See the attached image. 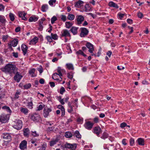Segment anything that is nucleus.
<instances>
[{"mask_svg":"<svg viewBox=\"0 0 150 150\" xmlns=\"http://www.w3.org/2000/svg\"><path fill=\"white\" fill-rule=\"evenodd\" d=\"M16 67L14 65L10 64H6L4 67L2 69V71L9 74L11 76L15 74Z\"/></svg>","mask_w":150,"mask_h":150,"instance_id":"f257e3e1","label":"nucleus"},{"mask_svg":"<svg viewBox=\"0 0 150 150\" xmlns=\"http://www.w3.org/2000/svg\"><path fill=\"white\" fill-rule=\"evenodd\" d=\"M9 118L8 115L2 114L0 115V123H5L9 120Z\"/></svg>","mask_w":150,"mask_h":150,"instance_id":"f03ea898","label":"nucleus"},{"mask_svg":"<svg viewBox=\"0 0 150 150\" xmlns=\"http://www.w3.org/2000/svg\"><path fill=\"white\" fill-rule=\"evenodd\" d=\"M22 126V122L20 120H18L15 122V124L13 125V127L17 130L21 129Z\"/></svg>","mask_w":150,"mask_h":150,"instance_id":"7ed1b4c3","label":"nucleus"},{"mask_svg":"<svg viewBox=\"0 0 150 150\" xmlns=\"http://www.w3.org/2000/svg\"><path fill=\"white\" fill-rule=\"evenodd\" d=\"M81 33L80 36L81 37H84L87 35L89 31L88 29L85 28H80Z\"/></svg>","mask_w":150,"mask_h":150,"instance_id":"20e7f679","label":"nucleus"},{"mask_svg":"<svg viewBox=\"0 0 150 150\" xmlns=\"http://www.w3.org/2000/svg\"><path fill=\"white\" fill-rule=\"evenodd\" d=\"M64 146L66 148L71 149L72 150H75L76 148V144H70L66 143L64 145Z\"/></svg>","mask_w":150,"mask_h":150,"instance_id":"39448f33","label":"nucleus"},{"mask_svg":"<svg viewBox=\"0 0 150 150\" xmlns=\"http://www.w3.org/2000/svg\"><path fill=\"white\" fill-rule=\"evenodd\" d=\"M30 118L32 120L35 122H38L40 120V115L36 113L31 115Z\"/></svg>","mask_w":150,"mask_h":150,"instance_id":"423d86ee","label":"nucleus"},{"mask_svg":"<svg viewBox=\"0 0 150 150\" xmlns=\"http://www.w3.org/2000/svg\"><path fill=\"white\" fill-rule=\"evenodd\" d=\"M52 111L50 108H45L43 110V115L45 117H47L49 115V113Z\"/></svg>","mask_w":150,"mask_h":150,"instance_id":"0eeeda50","label":"nucleus"},{"mask_svg":"<svg viewBox=\"0 0 150 150\" xmlns=\"http://www.w3.org/2000/svg\"><path fill=\"white\" fill-rule=\"evenodd\" d=\"M2 137L3 139H5L8 142H9L11 140V136L8 133H3L2 135Z\"/></svg>","mask_w":150,"mask_h":150,"instance_id":"6e6552de","label":"nucleus"},{"mask_svg":"<svg viewBox=\"0 0 150 150\" xmlns=\"http://www.w3.org/2000/svg\"><path fill=\"white\" fill-rule=\"evenodd\" d=\"M27 142L25 140H23L20 143L19 145V147L21 150H24L27 149Z\"/></svg>","mask_w":150,"mask_h":150,"instance_id":"1a4fd4ad","label":"nucleus"},{"mask_svg":"<svg viewBox=\"0 0 150 150\" xmlns=\"http://www.w3.org/2000/svg\"><path fill=\"white\" fill-rule=\"evenodd\" d=\"M94 123L91 122L90 121L86 122L84 125L85 127L88 129L91 130L93 125Z\"/></svg>","mask_w":150,"mask_h":150,"instance_id":"9d476101","label":"nucleus"},{"mask_svg":"<svg viewBox=\"0 0 150 150\" xmlns=\"http://www.w3.org/2000/svg\"><path fill=\"white\" fill-rule=\"evenodd\" d=\"M15 74V75L13 78L17 82H19L22 77V76L20 74V73L18 71L16 72Z\"/></svg>","mask_w":150,"mask_h":150,"instance_id":"9b49d317","label":"nucleus"},{"mask_svg":"<svg viewBox=\"0 0 150 150\" xmlns=\"http://www.w3.org/2000/svg\"><path fill=\"white\" fill-rule=\"evenodd\" d=\"M86 47L89 49L88 51L91 53H92V52L94 50L93 45L90 42H87L86 45Z\"/></svg>","mask_w":150,"mask_h":150,"instance_id":"f8f14e48","label":"nucleus"},{"mask_svg":"<svg viewBox=\"0 0 150 150\" xmlns=\"http://www.w3.org/2000/svg\"><path fill=\"white\" fill-rule=\"evenodd\" d=\"M93 132L97 136H98L100 133L101 132V129L99 127H95L93 129Z\"/></svg>","mask_w":150,"mask_h":150,"instance_id":"ddd939ff","label":"nucleus"},{"mask_svg":"<svg viewBox=\"0 0 150 150\" xmlns=\"http://www.w3.org/2000/svg\"><path fill=\"white\" fill-rule=\"evenodd\" d=\"M76 21L78 25L81 24L84 20L83 17L82 15H78L76 16Z\"/></svg>","mask_w":150,"mask_h":150,"instance_id":"4468645a","label":"nucleus"},{"mask_svg":"<svg viewBox=\"0 0 150 150\" xmlns=\"http://www.w3.org/2000/svg\"><path fill=\"white\" fill-rule=\"evenodd\" d=\"M61 36L62 37H70L71 35L69 31L66 30L65 29L63 30L61 32Z\"/></svg>","mask_w":150,"mask_h":150,"instance_id":"2eb2a0df","label":"nucleus"},{"mask_svg":"<svg viewBox=\"0 0 150 150\" xmlns=\"http://www.w3.org/2000/svg\"><path fill=\"white\" fill-rule=\"evenodd\" d=\"M21 50L23 51L24 55H25L27 53L28 49V47L25 45L23 44L21 46Z\"/></svg>","mask_w":150,"mask_h":150,"instance_id":"dca6fc26","label":"nucleus"},{"mask_svg":"<svg viewBox=\"0 0 150 150\" xmlns=\"http://www.w3.org/2000/svg\"><path fill=\"white\" fill-rule=\"evenodd\" d=\"M26 15V13H24V12H18V16L19 17L22 18V19L24 20H27V18L25 17V16Z\"/></svg>","mask_w":150,"mask_h":150,"instance_id":"f3484780","label":"nucleus"},{"mask_svg":"<svg viewBox=\"0 0 150 150\" xmlns=\"http://www.w3.org/2000/svg\"><path fill=\"white\" fill-rule=\"evenodd\" d=\"M24 136L27 137H28L29 136L30 133V130L28 128H24L23 129Z\"/></svg>","mask_w":150,"mask_h":150,"instance_id":"a211bd4d","label":"nucleus"},{"mask_svg":"<svg viewBox=\"0 0 150 150\" xmlns=\"http://www.w3.org/2000/svg\"><path fill=\"white\" fill-rule=\"evenodd\" d=\"M78 28V27H72L70 31L74 35H75L78 33L77 30Z\"/></svg>","mask_w":150,"mask_h":150,"instance_id":"6ab92c4d","label":"nucleus"},{"mask_svg":"<svg viewBox=\"0 0 150 150\" xmlns=\"http://www.w3.org/2000/svg\"><path fill=\"white\" fill-rule=\"evenodd\" d=\"M6 20L5 17L3 16L0 15V23H2L4 26L5 25Z\"/></svg>","mask_w":150,"mask_h":150,"instance_id":"aec40b11","label":"nucleus"},{"mask_svg":"<svg viewBox=\"0 0 150 150\" xmlns=\"http://www.w3.org/2000/svg\"><path fill=\"white\" fill-rule=\"evenodd\" d=\"M38 17L35 16H32L30 18L29 21V22H35L38 20Z\"/></svg>","mask_w":150,"mask_h":150,"instance_id":"412c9836","label":"nucleus"},{"mask_svg":"<svg viewBox=\"0 0 150 150\" xmlns=\"http://www.w3.org/2000/svg\"><path fill=\"white\" fill-rule=\"evenodd\" d=\"M38 38L37 37H35L30 40V44L35 45L38 42Z\"/></svg>","mask_w":150,"mask_h":150,"instance_id":"4be33fe9","label":"nucleus"},{"mask_svg":"<svg viewBox=\"0 0 150 150\" xmlns=\"http://www.w3.org/2000/svg\"><path fill=\"white\" fill-rule=\"evenodd\" d=\"M83 3V1L79 0L76 3L75 6L76 8H80L82 6Z\"/></svg>","mask_w":150,"mask_h":150,"instance_id":"5701e85b","label":"nucleus"},{"mask_svg":"<svg viewBox=\"0 0 150 150\" xmlns=\"http://www.w3.org/2000/svg\"><path fill=\"white\" fill-rule=\"evenodd\" d=\"M108 5L110 7H112L117 8H119V6L117 4L112 1L109 2Z\"/></svg>","mask_w":150,"mask_h":150,"instance_id":"b1692460","label":"nucleus"},{"mask_svg":"<svg viewBox=\"0 0 150 150\" xmlns=\"http://www.w3.org/2000/svg\"><path fill=\"white\" fill-rule=\"evenodd\" d=\"M137 141L139 145L143 146L144 145V141L143 139L141 138H139L138 139Z\"/></svg>","mask_w":150,"mask_h":150,"instance_id":"393cba45","label":"nucleus"},{"mask_svg":"<svg viewBox=\"0 0 150 150\" xmlns=\"http://www.w3.org/2000/svg\"><path fill=\"white\" fill-rule=\"evenodd\" d=\"M18 42V40L17 39H15L11 42V44L13 47H15L16 46Z\"/></svg>","mask_w":150,"mask_h":150,"instance_id":"a878e982","label":"nucleus"},{"mask_svg":"<svg viewBox=\"0 0 150 150\" xmlns=\"http://www.w3.org/2000/svg\"><path fill=\"white\" fill-rule=\"evenodd\" d=\"M20 111L21 112L25 115L27 114L28 112V110L27 108H24L22 107L20 108Z\"/></svg>","mask_w":150,"mask_h":150,"instance_id":"bb28decb","label":"nucleus"},{"mask_svg":"<svg viewBox=\"0 0 150 150\" xmlns=\"http://www.w3.org/2000/svg\"><path fill=\"white\" fill-rule=\"evenodd\" d=\"M57 139H56L54 140H52L50 142V145L51 146H53L54 144H56L58 142Z\"/></svg>","mask_w":150,"mask_h":150,"instance_id":"cd10ccee","label":"nucleus"},{"mask_svg":"<svg viewBox=\"0 0 150 150\" xmlns=\"http://www.w3.org/2000/svg\"><path fill=\"white\" fill-rule=\"evenodd\" d=\"M48 6L47 4H44L42 6L41 10L43 12H46L48 9Z\"/></svg>","mask_w":150,"mask_h":150,"instance_id":"c85d7f7f","label":"nucleus"},{"mask_svg":"<svg viewBox=\"0 0 150 150\" xmlns=\"http://www.w3.org/2000/svg\"><path fill=\"white\" fill-rule=\"evenodd\" d=\"M21 91L19 90H17L14 95V98L15 99H18L19 98V95L21 94Z\"/></svg>","mask_w":150,"mask_h":150,"instance_id":"c756f323","label":"nucleus"},{"mask_svg":"<svg viewBox=\"0 0 150 150\" xmlns=\"http://www.w3.org/2000/svg\"><path fill=\"white\" fill-rule=\"evenodd\" d=\"M66 65L67 66V68L69 69L73 70L74 69L73 65L71 64H70V63L67 64H66Z\"/></svg>","mask_w":150,"mask_h":150,"instance_id":"7c9ffc66","label":"nucleus"},{"mask_svg":"<svg viewBox=\"0 0 150 150\" xmlns=\"http://www.w3.org/2000/svg\"><path fill=\"white\" fill-rule=\"evenodd\" d=\"M2 108L3 109L6 110L8 112L11 113L12 111L10 109V108L7 106H4L2 107Z\"/></svg>","mask_w":150,"mask_h":150,"instance_id":"2f4dec72","label":"nucleus"},{"mask_svg":"<svg viewBox=\"0 0 150 150\" xmlns=\"http://www.w3.org/2000/svg\"><path fill=\"white\" fill-rule=\"evenodd\" d=\"M63 69H61V67H58L57 71L58 73V75H59L60 77H61L62 76L61 72L63 71Z\"/></svg>","mask_w":150,"mask_h":150,"instance_id":"473e14b6","label":"nucleus"},{"mask_svg":"<svg viewBox=\"0 0 150 150\" xmlns=\"http://www.w3.org/2000/svg\"><path fill=\"white\" fill-rule=\"evenodd\" d=\"M68 19L71 21L73 20L75 18V16L73 14H69L67 17Z\"/></svg>","mask_w":150,"mask_h":150,"instance_id":"72a5a7b5","label":"nucleus"},{"mask_svg":"<svg viewBox=\"0 0 150 150\" xmlns=\"http://www.w3.org/2000/svg\"><path fill=\"white\" fill-rule=\"evenodd\" d=\"M72 23L70 22H67L65 23L66 27L67 28H69L72 25Z\"/></svg>","mask_w":150,"mask_h":150,"instance_id":"f704fd0d","label":"nucleus"},{"mask_svg":"<svg viewBox=\"0 0 150 150\" xmlns=\"http://www.w3.org/2000/svg\"><path fill=\"white\" fill-rule=\"evenodd\" d=\"M33 103L32 101L27 103V106L28 108L32 109L33 108Z\"/></svg>","mask_w":150,"mask_h":150,"instance_id":"c9c22d12","label":"nucleus"},{"mask_svg":"<svg viewBox=\"0 0 150 150\" xmlns=\"http://www.w3.org/2000/svg\"><path fill=\"white\" fill-rule=\"evenodd\" d=\"M108 133L106 132H104L103 133L101 137V138L103 139H105L108 138Z\"/></svg>","mask_w":150,"mask_h":150,"instance_id":"e433bc0d","label":"nucleus"},{"mask_svg":"<svg viewBox=\"0 0 150 150\" xmlns=\"http://www.w3.org/2000/svg\"><path fill=\"white\" fill-rule=\"evenodd\" d=\"M15 15L12 13H10L9 14V17L11 21H13L15 19Z\"/></svg>","mask_w":150,"mask_h":150,"instance_id":"4c0bfd02","label":"nucleus"},{"mask_svg":"<svg viewBox=\"0 0 150 150\" xmlns=\"http://www.w3.org/2000/svg\"><path fill=\"white\" fill-rule=\"evenodd\" d=\"M35 69H32L29 71V73L30 74H31V76L32 77H34L35 76L33 74H34L35 72Z\"/></svg>","mask_w":150,"mask_h":150,"instance_id":"58836bf2","label":"nucleus"},{"mask_svg":"<svg viewBox=\"0 0 150 150\" xmlns=\"http://www.w3.org/2000/svg\"><path fill=\"white\" fill-rule=\"evenodd\" d=\"M51 36H52V38L54 40H57L58 38V36L56 34H53L52 33H51Z\"/></svg>","mask_w":150,"mask_h":150,"instance_id":"ea45409f","label":"nucleus"},{"mask_svg":"<svg viewBox=\"0 0 150 150\" xmlns=\"http://www.w3.org/2000/svg\"><path fill=\"white\" fill-rule=\"evenodd\" d=\"M31 86V85L30 83H27L23 86L24 89H28L30 88Z\"/></svg>","mask_w":150,"mask_h":150,"instance_id":"a19ab883","label":"nucleus"},{"mask_svg":"<svg viewBox=\"0 0 150 150\" xmlns=\"http://www.w3.org/2000/svg\"><path fill=\"white\" fill-rule=\"evenodd\" d=\"M74 135L78 138H80L81 137V136L79 132L78 131H76L75 132Z\"/></svg>","mask_w":150,"mask_h":150,"instance_id":"79ce46f5","label":"nucleus"},{"mask_svg":"<svg viewBox=\"0 0 150 150\" xmlns=\"http://www.w3.org/2000/svg\"><path fill=\"white\" fill-rule=\"evenodd\" d=\"M65 136L67 138H70L72 136V134L69 132H66L65 134Z\"/></svg>","mask_w":150,"mask_h":150,"instance_id":"37998d69","label":"nucleus"},{"mask_svg":"<svg viewBox=\"0 0 150 150\" xmlns=\"http://www.w3.org/2000/svg\"><path fill=\"white\" fill-rule=\"evenodd\" d=\"M76 54H81L84 57H86V55L84 54L82 51L81 50H79L76 52Z\"/></svg>","mask_w":150,"mask_h":150,"instance_id":"c03bdc74","label":"nucleus"},{"mask_svg":"<svg viewBox=\"0 0 150 150\" xmlns=\"http://www.w3.org/2000/svg\"><path fill=\"white\" fill-rule=\"evenodd\" d=\"M57 20V17L54 16L51 19V23L52 24H53L55 21Z\"/></svg>","mask_w":150,"mask_h":150,"instance_id":"a18cd8bd","label":"nucleus"},{"mask_svg":"<svg viewBox=\"0 0 150 150\" xmlns=\"http://www.w3.org/2000/svg\"><path fill=\"white\" fill-rule=\"evenodd\" d=\"M73 73L72 72H70L67 74L68 77L70 79H71L73 77Z\"/></svg>","mask_w":150,"mask_h":150,"instance_id":"49530a36","label":"nucleus"},{"mask_svg":"<svg viewBox=\"0 0 150 150\" xmlns=\"http://www.w3.org/2000/svg\"><path fill=\"white\" fill-rule=\"evenodd\" d=\"M65 91L64 88L63 87H62L60 89L59 93L62 95H63V93Z\"/></svg>","mask_w":150,"mask_h":150,"instance_id":"de8ad7c7","label":"nucleus"},{"mask_svg":"<svg viewBox=\"0 0 150 150\" xmlns=\"http://www.w3.org/2000/svg\"><path fill=\"white\" fill-rule=\"evenodd\" d=\"M45 106V105H39L38 107L37 108V110H40L42 109L43 107Z\"/></svg>","mask_w":150,"mask_h":150,"instance_id":"09e8293b","label":"nucleus"},{"mask_svg":"<svg viewBox=\"0 0 150 150\" xmlns=\"http://www.w3.org/2000/svg\"><path fill=\"white\" fill-rule=\"evenodd\" d=\"M31 134L32 136L34 137H37L39 136V134L37 133L36 131L32 132Z\"/></svg>","mask_w":150,"mask_h":150,"instance_id":"8fccbe9b","label":"nucleus"},{"mask_svg":"<svg viewBox=\"0 0 150 150\" xmlns=\"http://www.w3.org/2000/svg\"><path fill=\"white\" fill-rule=\"evenodd\" d=\"M68 112L70 113H73L74 111L73 107H68L67 109Z\"/></svg>","mask_w":150,"mask_h":150,"instance_id":"3c124183","label":"nucleus"},{"mask_svg":"<svg viewBox=\"0 0 150 150\" xmlns=\"http://www.w3.org/2000/svg\"><path fill=\"white\" fill-rule=\"evenodd\" d=\"M56 2V0H50L49 1V4L51 6H53L54 3Z\"/></svg>","mask_w":150,"mask_h":150,"instance_id":"603ef678","label":"nucleus"},{"mask_svg":"<svg viewBox=\"0 0 150 150\" xmlns=\"http://www.w3.org/2000/svg\"><path fill=\"white\" fill-rule=\"evenodd\" d=\"M134 141L133 139L131 138L130 139V144L131 146H132L134 145Z\"/></svg>","mask_w":150,"mask_h":150,"instance_id":"864d4df0","label":"nucleus"},{"mask_svg":"<svg viewBox=\"0 0 150 150\" xmlns=\"http://www.w3.org/2000/svg\"><path fill=\"white\" fill-rule=\"evenodd\" d=\"M46 38L47 40L48 41L50 42H51V41L52 40V37H51L50 36L48 35L47 36Z\"/></svg>","mask_w":150,"mask_h":150,"instance_id":"5fc2aeb1","label":"nucleus"},{"mask_svg":"<svg viewBox=\"0 0 150 150\" xmlns=\"http://www.w3.org/2000/svg\"><path fill=\"white\" fill-rule=\"evenodd\" d=\"M61 20L65 22L66 20V17L65 15H62L61 18Z\"/></svg>","mask_w":150,"mask_h":150,"instance_id":"6e6d98bb","label":"nucleus"},{"mask_svg":"<svg viewBox=\"0 0 150 150\" xmlns=\"http://www.w3.org/2000/svg\"><path fill=\"white\" fill-rule=\"evenodd\" d=\"M85 11L86 12L90 10V8L89 5L86 4L85 6Z\"/></svg>","mask_w":150,"mask_h":150,"instance_id":"4d7b16f0","label":"nucleus"},{"mask_svg":"<svg viewBox=\"0 0 150 150\" xmlns=\"http://www.w3.org/2000/svg\"><path fill=\"white\" fill-rule=\"evenodd\" d=\"M143 14L142 13L139 12L137 13V16L139 18H142L143 16Z\"/></svg>","mask_w":150,"mask_h":150,"instance_id":"13d9d810","label":"nucleus"},{"mask_svg":"<svg viewBox=\"0 0 150 150\" xmlns=\"http://www.w3.org/2000/svg\"><path fill=\"white\" fill-rule=\"evenodd\" d=\"M57 75H58V73H54L52 75V78L54 79H56L57 77Z\"/></svg>","mask_w":150,"mask_h":150,"instance_id":"bf43d9fd","label":"nucleus"},{"mask_svg":"<svg viewBox=\"0 0 150 150\" xmlns=\"http://www.w3.org/2000/svg\"><path fill=\"white\" fill-rule=\"evenodd\" d=\"M62 111V116H64L65 115V109L64 107L60 109Z\"/></svg>","mask_w":150,"mask_h":150,"instance_id":"052dcab7","label":"nucleus"},{"mask_svg":"<svg viewBox=\"0 0 150 150\" xmlns=\"http://www.w3.org/2000/svg\"><path fill=\"white\" fill-rule=\"evenodd\" d=\"M127 139H123L122 141V144L124 145H126L127 143H126Z\"/></svg>","mask_w":150,"mask_h":150,"instance_id":"680f3d73","label":"nucleus"},{"mask_svg":"<svg viewBox=\"0 0 150 150\" xmlns=\"http://www.w3.org/2000/svg\"><path fill=\"white\" fill-rule=\"evenodd\" d=\"M127 22L129 24H132L133 23V20L130 19L128 18L127 20Z\"/></svg>","mask_w":150,"mask_h":150,"instance_id":"e2e57ef3","label":"nucleus"},{"mask_svg":"<svg viewBox=\"0 0 150 150\" xmlns=\"http://www.w3.org/2000/svg\"><path fill=\"white\" fill-rule=\"evenodd\" d=\"M127 125V124L125 122H123L120 124V127L122 128L125 127Z\"/></svg>","mask_w":150,"mask_h":150,"instance_id":"0e129e2a","label":"nucleus"},{"mask_svg":"<svg viewBox=\"0 0 150 150\" xmlns=\"http://www.w3.org/2000/svg\"><path fill=\"white\" fill-rule=\"evenodd\" d=\"M118 15L119 16L120 18V19H121L123 17L124 14L119 13L118 14Z\"/></svg>","mask_w":150,"mask_h":150,"instance_id":"69168bd1","label":"nucleus"},{"mask_svg":"<svg viewBox=\"0 0 150 150\" xmlns=\"http://www.w3.org/2000/svg\"><path fill=\"white\" fill-rule=\"evenodd\" d=\"M43 28V26L42 25L41 23L39 24V27L38 28V30L40 31H42V30Z\"/></svg>","mask_w":150,"mask_h":150,"instance_id":"338daca9","label":"nucleus"},{"mask_svg":"<svg viewBox=\"0 0 150 150\" xmlns=\"http://www.w3.org/2000/svg\"><path fill=\"white\" fill-rule=\"evenodd\" d=\"M4 6L2 4H0V11H4Z\"/></svg>","mask_w":150,"mask_h":150,"instance_id":"774afa93","label":"nucleus"}]
</instances>
